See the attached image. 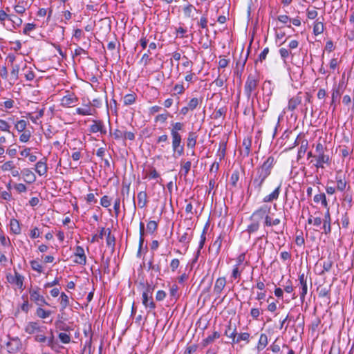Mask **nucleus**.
Instances as JSON below:
<instances>
[{
	"label": "nucleus",
	"mask_w": 354,
	"mask_h": 354,
	"mask_svg": "<svg viewBox=\"0 0 354 354\" xmlns=\"http://www.w3.org/2000/svg\"><path fill=\"white\" fill-rule=\"evenodd\" d=\"M270 207L263 205L255 210L250 217V223L248 225L246 231L250 234L256 232L260 227V224L264 220L265 226H272V219L269 216Z\"/></svg>",
	"instance_id": "nucleus-1"
},
{
	"label": "nucleus",
	"mask_w": 354,
	"mask_h": 354,
	"mask_svg": "<svg viewBox=\"0 0 354 354\" xmlns=\"http://www.w3.org/2000/svg\"><path fill=\"white\" fill-rule=\"evenodd\" d=\"M183 128L184 124L178 122L174 123L171 129V147L173 156L175 158L181 156L184 153L182 136L179 133V131H182Z\"/></svg>",
	"instance_id": "nucleus-2"
},
{
	"label": "nucleus",
	"mask_w": 354,
	"mask_h": 354,
	"mask_svg": "<svg viewBox=\"0 0 354 354\" xmlns=\"http://www.w3.org/2000/svg\"><path fill=\"white\" fill-rule=\"evenodd\" d=\"M276 163L274 156H270L259 167L255 169L254 175L263 182L271 174V171Z\"/></svg>",
	"instance_id": "nucleus-3"
},
{
	"label": "nucleus",
	"mask_w": 354,
	"mask_h": 354,
	"mask_svg": "<svg viewBox=\"0 0 354 354\" xmlns=\"http://www.w3.org/2000/svg\"><path fill=\"white\" fill-rule=\"evenodd\" d=\"M327 151L326 147L320 141L317 142L315 145V154H314V158L316 162L314 166L317 169L324 168V164L329 165L330 162V157L326 154Z\"/></svg>",
	"instance_id": "nucleus-4"
},
{
	"label": "nucleus",
	"mask_w": 354,
	"mask_h": 354,
	"mask_svg": "<svg viewBox=\"0 0 354 354\" xmlns=\"http://www.w3.org/2000/svg\"><path fill=\"white\" fill-rule=\"evenodd\" d=\"M259 83V75L256 71L248 75L244 86V93L248 100L257 89Z\"/></svg>",
	"instance_id": "nucleus-5"
},
{
	"label": "nucleus",
	"mask_w": 354,
	"mask_h": 354,
	"mask_svg": "<svg viewBox=\"0 0 354 354\" xmlns=\"http://www.w3.org/2000/svg\"><path fill=\"white\" fill-rule=\"evenodd\" d=\"M263 183L264 182L263 180L253 175L251 184L248 188V192L250 195H252V194L259 195L261 192Z\"/></svg>",
	"instance_id": "nucleus-6"
},
{
	"label": "nucleus",
	"mask_w": 354,
	"mask_h": 354,
	"mask_svg": "<svg viewBox=\"0 0 354 354\" xmlns=\"http://www.w3.org/2000/svg\"><path fill=\"white\" fill-rule=\"evenodd\" d=\"M46 327L40 326L37 322H30L25 326L24 330L29 335H36L37 333H42Z\"/></svg>",
	"instance_id": "nucleus-7"
},
{
	"label": "nucleus",
	"mask_w": 354,
	"mask_h": 354,
	"mask_svg": "<svg viewBox=\"0 0 354 354\" xmlns=\"http://www.w3.org/2000/svg\"><path fill=\"white\" fill-rule=\"evenodd\" d=\"M39 288L38 287H36L35 289H30L29 294L30 300L39 306H41L43 304L48 305L46 301L45 298L39 294Z\"/></svg>",
	"instance_id": "nucleus-8"
},
{
	"label": "nucleus",
	"mask_w": 354,
	"mask_h": 354,
	"mask_svg": "<svg viewBox=\"0 0 354 354\" xmlns=\"http://www.w3.org/2000/svg\"><path fill=\"white\" fill-rule=\"evenodd\" d=\"M75 259L73 262L80 265H85L86 263V257L84 250L82 246H77L74 253Z\"/></svg>",
	"instance_id": "nucleus-9"
},
{
	"label": "nucleus",
	"mask_w": 354,
	"mask_h": 354,
	"mask_svg": "<svg viewBox=\"0 0 354 354\" xmlns=\"http://www.w3.org/2000/svg\"><path fill=\"white\" fill-rule=\"evenodd\" d=\"M142 304L147 309H148L149 313L151 312L156 308V304L153 300L152 296L148 295V292H142Z\"/></svg>",
	"instance_id": "nucleus-10"
},
{
	"label": "nucleus",
	"mask_w": 354,
	"mask_h": 354,
	"mask_svg": "<svg viewBox=\"0 0 354 354\" xmlns=\"http://www.w3.org/2000/svg\"><path fill=\"white\" fill-rule=\"evenodd\" d=\"M78 101V98L74 93H69L64 96L61 100V105L64 107L74 106Z\"/></svg>",
	"instance_id": "nucleus-11"
},
{
	"label": "nucleus",
	"mask_w": 354,
	"mask_h": 354,
	"mask_svg": "<svg viewBox=\"0 0 354 354\" xmlns=\"http://www.w3.org/2000/svg\"><path fill=\"white\" fill-rule=\"evenodd\" d=\"M89 131L95 133L100 132L101 134H106V130L102 121L94 120L93 124L89 127Z\"/></svg>",
	"instance_id": "nucleus-12"
},
{
	"label": "nucleus",
	"mask_w": 354,
	"mask_h": 354,
	"mask_svg": "<svg viewBox=\"0 0 354 354\" xmlns=\"http://www.w3.org/2000/svg\"><path fill=\"white\" fill-rule=\"evenodd\" d=\"M299 281L301 288V292H300V299L301 301H304L308 291L307 277L304 273H301L299 275Z\"/></svg>",
	"instance_id": "nucleus-13"
},
{
	"label": "nucleus",
	"mask_w": 354,
	"mask_h": 354,
	"mask_svg": "<svg viewBox=\"0 0 354 354\" xmlns=\"http://www.w3.org/2000/svg\"><path fill=\"white\" fill-rule=\"evenodd\" d=\"M8 281L10 283H15L20 289H23L24 277L17 271H15L14 276L8 277Z\"/></svg>",
	"instance_id": "nucleus-14"
},
{
	"label": "nucleus",
	"mask_w": 354,
	"mask_h": 354,
	"mask_svg": "<svg viewBox=\"0 0 354 354\" xmlns=\"http://www.w3.org/2000/svg\"><path fill=\"white\" fill-rule=\"evenodd\" d=\"M301 100H302L301 93L299 92L297 94V95L291 97L289 100L288 104V109L291 111H294L297 107V106L299 104H301Z\"/></svg>",
	"instance_id": "nucleus-15"
},
{
	"label": "nucleus",
	"mask_w": 354,
	"mask_h": 354,
	"mask_svg": "<svg viewBox=\"0 0 354 354\" xmlns=\"http://www.w3.org/2000/svg\"><path fill=\"white\" fill-rule=\"evenodd\" d=\"M35 171L39 176H44L46 174L48 167L46 165V159L45 158L36 163Z\"/></svg>",
	"instance_id": "nucleus-16"
},
{
	"label": "nucleus",
	"mask_w": 354,
	"mask_h": 354,
	"mask_svg": "<svg viewBox=\"0 0 354 354\" xmlns=\"http://www.w3.org/2000/svg\"><path fill=\"white\" fill-rule=\"evenodd\" d=\"M226 285V279L225 277H219L216 279L214 287V292L219 297L220 294Z\"/></svg>",
	"instance_id": "nucleus-17"
},
{
	"label": "nucleus",
	"mask_w": 354,
	"mask_h": 354,
	"mask_svg": "<svg viewBox=\"0 0 354 354\" xmlns=\"http://www.w3.org/2000/svg\"><path fill=\"white\" fill-rule=\"evenodd\" d=\"M46 342L47 346H49L53 351L56 352H58L59 349L62 348V346L59 345L57 341L55 339V337L52 330L50 331V335L47 337Z\"/></svg>",
	"instance_id": "nucleus-18"
},
{
	"label": "nucleus",
	"mask_w": 354,
	"mask_h": 354,
	"mask_svg": "<svg viewBox=\"0 0 354 354\" xmlns=\"http://www.w3.org/2000/svg\"><path fill=\"white\" fill-rule=\"evenodd\" d=\"M198 136L196 132L190 131L187 138V147L190 149H194L196 145Z\"/></svg>",
	"instance_id": "nucleus-19"
},
{
	"label": "nucleus",
	"mask_w": 354,
	"mask_h": 354,
	"mask_svg": "<svg viewBox=\"0 0 354 354\" xmlns=\"http://www.w3.org/2000/svg\"><path fill=\"white\" fill-rule=\"evenodd\" d=\"M281 190V184L270 194L263 198L264 203H269L278 199Z\"/></svg>",
	"instance_id": "nucleus-20"
},
{
	"label": "nucleus",
	"mask_w": 354,
	"mask_h": 354,
	"mask_svg": "<svg viewBox=\"0 0 354 354\" xmlns=\"http://www.w3.org/2000/svg\"><path fill=\"white\" fill-rule=\"evenodd\" d=\"M192 231L190 228H187L186 231L179 236L178 241L185 245H187L192 240Z\"/></svg>",
	"instance_id": "nucleus-21"
},
{
	"label": "nucleus",
	"mask_w": 354,
	"mask_h": 354,
	"mask_svg": "<svg viewBox=\"0 0 354 354\" xmlns=\"http://www.w3.org/2000/svg\"><path fill=\"white\" fill-rule=\"evenodd\" d=\"M138 198V205L140 208H144L147 206V194L146 192L141 191L138 193L137 195Z\"/></svg>",
	"instance_id": "nucleus-22"
},
{
	"label": "nucleus",
	"mask_w": 354,
	"mask_h": 354,
	"mask_svg": "<svg viewBox=\"0 0 354 354\" xmlns=\"http://www.w3.org/2000/svg\"><path fill=\"white\" fill-rule=\"evenodd\" d=\"M331 218L329 210L328 209L326 212L325 213L324 219V225H323V229L324 231V233L328 234L330 233L331 232Z\"/></svg>",
	"instance_id": "nucleus-23"
},
{
	"label": "nucleus",
	"mask_w": 354,
	"mask_h": 354,
	"mask_svg": "<svg viewBox=\"0 0 354 354\" xmlns=\"http://www.w3.org/2000/svg\"><path fill=\"white\" fill-rule=\"evenodd\" d=\"M24 177V180L27 183H32L35 181L36 180V176L34 174V173L29 169H24L22 170L21 171Z\"/></svg>",
	"instance_id": "nucleus-24"
},
{
	"label": "nucleus",
	"mask_w": 354,
	"mask_h": 354,
	"mask_svg": "<svg viewBox=\"0 0 354 354\" xmlns=\"http://www.w3.org/2000/svg\"><path fill=\"white\" fill-rule=\"evenodd\" d=\"M10 230L15 234H21V227L18 220L15 218H11L10 221Z\"/></svg>",
	"instance_id": "nucleus-25"
},
{
	"label": "nucleus",
	"mask_w": 354,
	"mask_h": 354,
	"mask_svg": "<svg viewBox=\"0 0 354 354\" xmlns=\"http://www.w3.org/2000/svg\"><path fill=\"white\" fill-rule=\"evenodd\" d=\"M219 337L220 333L217 331H214L212 335H209L203 340L202 344L204 347H205Z\"/></svg>",
	"instance_id": "nucleus-26"
},
{
	"label": "nucleus",
	"mask_w": 354,
	"mask_h": 354,
	"mask_svg": "<svg viewBox=\"0 0 354 354\" xmlns=\"http://www.w3.org/2000/svg\"><path fill=\"white\" fill-rule=\"evenodd\" d=\"M308 142L307 140L304 139L301 141V146L298 150L297 159L303 158L308 149Z\"/></svg>",
	"instance_id": "nucleus-27"
},
{
	"label": "nucleus",
	"mask_w": 354,
	"mask_h": 354,
	"mask_svg": "<svg viewBox=\"0 0 354 354\" xmlns=\"http://www.w3.org/2000/svg\"><path fill=\"white\" fill-rule=\"evenodd\" d=\"M20 346V340L19 338H13L7 344L10 352H15L19 350Z\"/></svg>",
	"instance_id": "nucleus-28"
},
{
	"label": "nucleus",
	"mask_w": 354,
	"mask_h": 354,
	"mask_svg": "<svg viewBox=\"0 0 354 354\" xmlns=\"http://www.w3.org/2000/svg\"><path fill=\"white\" fill-rule=\"evenodd\" d=\"M93 110L89 104L85 105L84 107H79L76 109V113L81 115H91L93 114Z\"/></svg>",
	"instance_id": "nucleus-29"
},
{
	"label": "nucleus",
	"mask_w": 354,
	"mask_h": 354,
	"mask_svg": "<svg viewBox=\"0 0 354 354\" xmlns=\"http://www.w3.org/2000/svg\"><path fill=\"white\" fill-rule=\"evenodd\" d=\"M59 304L61 306V311H63L66 308L69 306V297L64 292H62L59 297Z\"/></svg>",
	"instance_id": "nucleus-30"
},
{
	"label": "nucleus",
	"mask_w": 354,
	"mask_h": 354,
	"mask_svg": "<svg viewBox=\"0 0 354 354\" xmlns=\"http://www.w3.org/2000/svg\"><path fill=\"white\" fill-rule=\"evenodd\" d=\"M268 337L266 334H261L260 335V337H259V342H258V345H257V349L259 351H262L263 350L266 346L268 345Z\"/></svg>",
	"instance_id": "nucleus-31"
},
{
	"label": "nucleus",
	"mask_w": 354,
	"mask_h": 354,
	"mask_svg": "<svg viewBox=\"0 0 354 354\" xmlns=\"http://www.w3.org/2000/svg\"><path fill=\"white\" fill-rule=\"evenodd\" d=\"M107 234H106V245L108 247H111L112 249H114L115 243V239L113 235H111V230L108 228L106 230Z\"/></svg>",
	"instance_id": "nucleus-32"
},
{
	"label": "nucleus",
	"mask_w": 354,
	"mask_h": 354,
	"mask_svg": "<svg viewBox=\"0 0 354 354\" xmlns=\"http://www.w3.org/2000/svg\"><path fill=\"white\" fill-rule=\"evenodd\" d=\"M324 26L322 21H316L313 27V32L315 35L322 34L324 32Z\"/></svg>",
	"instance_id": "nucleus-33"
},
{
	"label": "nucleus",
	"mask_w": 354,
	"mask_h": 354,
	"mask_svg": "<svg viewBox=\"0 0 354 354\" xmlns=\"http://www.w3.org/2000/svg\"><path fill=\"white\" fill-rule=\"evenodd\" d=\"M250 335L248 333H242L239 334V335L234 339L233 344L239 343L241 341H246L247 343L249 342V338Z\"/></svg>",
	"instance_id": "nucleus-34"
},
{
	"label": "nucleus",
	"mask_w": 354,
	"mask_h": 354,
	"mask_svg": "<svg viewBox=\"0 0 354 354\" xmlns=\"http://www.w3.org/2000/svg\"><path fill=\"white\" fill-rule=\"evenodd\" d=\"M27 124L28 122L24 120H20L15 123V128L17 130L18 132H23L27 131Z\"/></svg>",
	"instance_id": "nucleus-35"
},
{
	"label": "nucleus",
	"mask_w": 354,
	"mask_h": 354,
	"mask_svg": "<svg viewBox=\"0 0 354 354\" xmlns=\"http://www.w3.org/2000/svg\"><path fill=\"white\" fill-rule=\"evenodd\" d=\"M333 266V261L330 259H328L323 262L322 268L323 270L318 273L319 275H324L325 272L330 270Z\"/></svg>",
	"instance_id": "nucleus-36"
},
{
	"label": "nucleus",
	"mask_w": 354,
	"mask_h": 354,
	"mask_svg": "<svg viewBox=\"0 0 354 354\" xmlns=\"http://www.w3.org/2000/svg\"><path fill=\"white\" fill-rule=\"evenodd\" d=\"M36 315L38 317L46 319L51 315V311L46 310L41 307H39L36 310Z\"/></svg>",
	"instance_id": "nucleus-37"
},
{
	"label": "nucleus",
	"mask_w": 354,
	"mask_h": 354,
	"mask_svg": "<svg viewBox=\"0 0 354 354\" xmlns=\"http://www.w3.org/2000/svg\"><path fill=\"white\" fill-rule=\"evenodd\" d=\"M225 335L227 337L232 338V341L235 339L236 336V328H232L231 325H228L224 333Z\"/></svg>",
	"instance_id": "nucleus-38"
},
{
	"label": "nucleus",
	"mask_w": 354,
	"mask_h": 354,
	"mask_svg": "<svg viewBox=\"0 0 354 354\" xmlns=\"http://www.w3.org/2000/svg\"><path fill=\"white\" fill-rule=\"evenodd\" d=\"M314 201L317 203L321 202L322 204L326 207L327 206V201H326V195L324 193H322V194H316L315 196H314Z\"/></svg>",
	"instance_id": "nucleus-39"
},
{
	"label": "nucleus",
	"mask_w": 354,
	"mask_h": 354,
	"mask_svg": "<svg viewBox=\"0 0 354 354\" xmlns=\"http://www.w3.org/2000/svg\"><path fill=\"white\" fill-rule=\"evenodd\" d=\"M10 21L12 22V27L13 29H17L20 27L23 23L22 19L15 15H11V20Z\"/></svg>",
	"instance_id": "nucleus-40"
},
{
	"label": "nucleus",
	"mask_w": 354,
	"mask_h": 354,
	"mask_svg": "<svg viewBox=\"0 0 354 354\" xmlns=\"http://www.w3.org/2000/svg\"><path fill=\"white\" fill-rule=\"evenodd\" d=\"M201 102L202 100H200L197 97L191 99L187 104L188 109H189L191 111L194 110Z\"/></svg>",
	"instance_id": "nucleus-41"
},
{
	"label": "nucleus",
	"mask_w": 354,
	"mask_h": 354,
	"mask_svg": "<svg viewBox=\"0 0 354 354\" xmlns=\"http://www.w3.org/2000/svg\"><path fill=\"white\" fill-rule=\"evenodd\" d=\"M158 228V223L155 221H150L147 224V230L150 234H153Z\"/></svg>",
	"instance_id": "nucleus-42"
},
{
	"label": "nucleus",
	"mask_w": 354,
	"mask_h": 354,
	"mask_svg": "<svg viewBox=\"0 0 354 354\" xmlns=\"http://www.w3.org/2000/svg\"><path fill=\"white\" fill-rule=\"evenodd\" d=\"M246 61H247V57H245V58L242 59L241 57L240 60H239L237 62H236V71H237V73H240V74H241V73L243 72V68L245 67V64L246 63Z\"/></svg>",
	"instance_id": "nucleus-43"
},
{
	"label": "nucleus",
	"mask_w": 354,
	"mask_h": 354,
	"mask_svg": "<svg viewBox=\"0 0 354 354\" xmlns=\"http://www.w3.org/2000/svg\"><path fill=\"white\" fill-rule=\"evenodd\" d=\"M34 340L38 343H44L47 340V336L44 334V330L42 333H37L34 336Z\"/></svg>",
	"instance_id": "nucleus-44"
},
{
	"label": "nucleus",
	"mask_w": 354,
	"mask_h": 354,
	"mask_svg": "<svg viewBox=\"0 0 354 354\" xmlns=\"http://www.w3.org/2000/svg\"><path fill=\"white\" fill-rule=\"evenodd\" d=\"M21 3H26L24 1H19V3L14 6V10L17 14L22 15L26 12L25 6H21Z\"/></svg>",
	"instance_id": "nucleus-45"
},
{
	"label": "nucleus",
	"mask_w": 354,
	"mask_h": 354,
	"mask_svg": "<svg viewBox=\"0 0 354 354\" xmlns=\"http://www.w3.org/2000/svg\"><path fill=\"white\" fill-rule=\"evenodd\" d=\"M136 101V97L133 94H127L124 97V104L125 105H131Z\"/></svg>",
	"instance_id": "nucleus-46"
},
{
	"label": "nucleus",
	"mask_w": 354,
	"mask_h": 354,
	"mask_svg": "<svg viewBox=\"0 0 354 354\" xmlns=\"http://www.w3.org/2000/svg\"><path fill=\"white\" fill-rule=\"evenodd\" d=\"M30 266L33 270H35V271L38 272L39 273L42 272V271H43L42 266L37 261L32 260L30 261Z\"/></svg>",
	"instance_id": "nucleus-47"
},
{
	"label": "nucleus",
	"mask_w": 354,
	"mask_h": 354,
	"mask_svg": "<svg viewBox=\"0 0 354 354\" xmlns=\"http://www.w3.org/2000/svg\"><path fill=\"white\" fill-rule=\"evenodd\" d=\"M21 133H22L21 134V136L19 137V140L21 142H27L31 137L30 131L29 130H27V131H23Z\"/></svg>",
	"instance_id": "nucleus-48"
},
{
	"label": "nucleus",
	"mask_w": 354,
	"mask_h": 354,
	"mask_svg": "<svg viewBox=\"0 0 354 354\" xmlns=\"http://www.w3.org/2000/svg\"><path fill=\"white\" fill-rule=\"evenodd\" d=\"M192 166V162L190 161L185 162L181 167L180 172L183 174L185 176L187 175V174L189 172L190 169Z\"/></svg>",
	"instance_id": "nucleus-49"
},
{
	"label": "nucleus",
	"mask_w": 354,
	"mask_h": 354,
	"mask_svg": "<svg viewBox=\"0 0 354 354\" xmlns=\"http://www.w3.org/2000/svg\"><path fill=\"white\" fill-rule=\"evenodd\" d=\"M58 337L63 344H68L71 342V336L67 333H60Z\"/></svg>",
	"instance_id": "nucleus-50"
},
{
	"label": "nucleus",
	"mask_w": 354,
	"mask_h": 354,
	"mask_svg": "<svg viewBox=\"0 0 354 354\" xmlns=\"http://www.w3.org/2000/svg\"><path fill=\"white\" fill-rule=\"evenodd\" d=\"M239 179V172L236 170L234 171L230 177V183L232 185V186L236 187L237 182Z\"/></svg>",
	"instance_id": "nucleus-51"
},
{
	"label": "nucleus",
	"mask_w": 354,
	"mask_h": 354,
	"mask_svg": "<svg viewBox=\"0 0 354 354\" xmlns=\"http://www.w3.org/2000/svg\"><path fill=\"white\" fill-rule=\"evenodd\" d=\"M106 234V231L104 227H102L99 234L94 235L91 239V243H94L95 241H98L99 239H102L104 235Z\"/></svg>",
	"instance_id": "nucleus-52"
},
{
	"label": "nucleus",
	"mask_w": 354,
	"mask_h": 354,
	"mask_svg": "<svg viewBox=\"0 0 354 354\" xmlns=\"http://www.w3.org/2000/svg\"><path fill=\"white\" fill-rule=\"evenodd\" d=\"M347 186V181L345 179L339 180L337 182V189L339 192H344Z\"/></svg>",
	"instance_id": "nucleus-53"
},
{
	"label": "nucleus",
	"mask_w": 354,
	"mask_h": 354,
	"mask_svg": "<svg viewBox=\"0 0 354 354\" xmlns=\"http://www.w3.org/2000/svg\"><path fill=\"white\" fill-rule=\"evenodd\" d=\"M36 28V25L33 23H28L25 25L24 28V30H23V33L24 35H28V33L33 30L34 29H35Z\"/></svg>",
	"instance_id": "nucleus-54"
},
{
	"label": "nucleus",
	"mask_w": 354,
	"mask_h": 354,
	"mask_svg": "<svg viewBox=\"0 0 354 354\" xmlns=\"http://www.w3.org/2000/svg\"><path fill=\"white\" fill-rule=\"evenodd\" d=\"M6 20H11V15H8L6 11L0 10V22L4 25Z\"/></svg>",
	"instance_id": "nucleus-55"
},
{
	"label": "nucleus",
	"mask_w": 354,
	"mask_h": 354,
	"mask_svg": "<svg viewBox=\"0 0 354 354\" xmlns=\"http://www.w3.org/2000/svg\"><path fill=\"white\" fill-rule=\"evenodd\" d=\"M169 113L166 111V113L159 114L155 118V121L160 122L161 123H165L167 120Z\"/></svg>",
	"instance_id": "nucleus-56"
},
{
	"label": "nucleus",
	"mask_w": 354,
	"mask_h": 354,
	"mask_svg": "<svg viewBox=\"0 0 354 354\" xmlns=\"http://www.w3.org/2000/svg\"><path fill=\"white\" fill-rule=\"evenodd\" d=\"M279 54L281 57L286 61V59L289 57L290 54V51H289L287 48H281L279 49Z\"/></svg>",
	"instance_id": "nucleus-57"
},
{
	"label": "nucleus",
	"mask_w": 354,
	"mask_h": 354,
	"mask_svg": "<svg viewBox=\"0 0 354 354\" xmlns=\"http://www.w3.org/2000/svg\"><path fill=\"white\" fill-rule=\"evenodd\" d=\"M100 204L104 207H108L111 205V199L108 196H104L101 198Z\"/></svg>",
	"instance_id": "nucleus-58"
},
{
	"label": "nucleus",
	"mask_w": 354,
	"mask_h": 354,
	"mask_svg": "<svg viewBox=\"0 0 354 354\" xmlns=\"http://www.w3.org/2000/svg\"><path fill=\"white\" fill-rule=\"evenodd\" d=\"M14 168H15V166L12 161H7L5 163H3L1 166V169L3 171L12 170V169H14Z\"/></svg>",
	"instance_id": "nucleus-59"
},
{
	"label": "nucleus",
	"mask_w": 354,
	"mask_h": 354,
	"mask_svg": "<svg viewBox=\"0 0 354 354\" xmlns=\"http://www.w3.org/2000/svg\"><path fill=\"white\" fill-rule=\"evenodd\" d=\"M222 245V236L220 235L216 238V239L213 243V247L216 249V251L218 252L221 248Z\"/></svg>",
	"instance_id": "nucleus-60"
},
{
	"label": "nucleus",
	"mask_w": 354,
	"mask_h": 354,
	"mask_svg": "<svg viewBox=\"0 0 354 354\" xmlns=\"http://www.w3.org/2000/svg\"><path fill=\"white\" fill-rule=\"evenodd\" d=\"M319 291V296L320 297H328L330 292V289L326 287L321 288L320 289H318Z\"/></svg>",
	"instance_id": "nucleus-61"
},
{
	"label": "nucleus",
	"mask_w": 354,
	"mask_h": 354,
	"mask_svg": "<svg viewBox=\"0 0 354 354\" xmlns=\"http://www.w3.org/2000/svg\"><path fill=\"white\" fill-rule=\"evenodd\" d=\"M10 126L8 124V123L3 120H0V129L3 131H7V132H10Z\"/></svg>",
	"instance_id": "nucleus-62"
},
{
	"label": "nucleus",
	"mask_w": 354,
	"mask_h": 354,
	"mask_svg": "<svg viewBox=\"0 0 354 354\" xmlns=\"http://www.w3.org/2000/svg\"><path fill=\"white\" fill-rule=\"evenodd\" d=\"M173 90L175 95L182 94L185 91V88L182 84H177L174 86Z\"/></svg>",
	"instance_id": "nucleus-63"
},
{
	"label": "nucleus",
	"mask_w": 354,
	"mask_h": 354,
	"mask_svg": "<svg viewBox=\"0 0 354 354\" xmlns=\"http://www.w3.org/2000/svg\"><path fill=\"white\" fill-rule=\"evenodd\" d=\"M242 270L243 269L239 270V267H238V265H235L232 270V277H233L234 279L239 278L241 276Z\"/></svg>",
	"instance_id": "nucleus-64"
}]
</instances>
